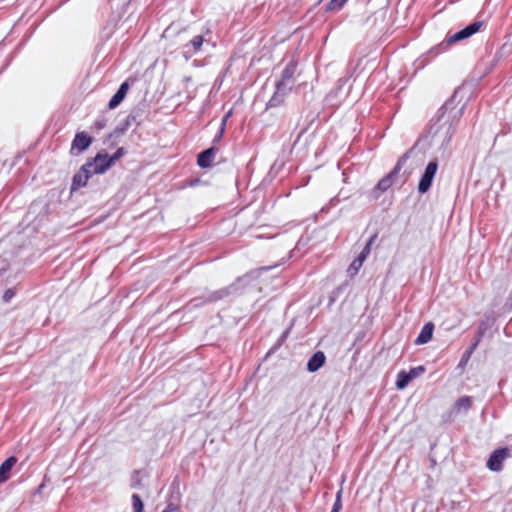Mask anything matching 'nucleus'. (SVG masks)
Masks as SVG:
<instances>
[{
  "instance_id": "nucleus-20",
  "label": "nucleus",
  "mask_w": 512,
  "mask_h": 512,
  "mask_svg": "<svg viewBox=\"0 0 512 512\" xmlns=\"http://www.w3.org/2000/svg\"><path fill=\"white\" fill-rule=\"evenodd\" d=\"M230 289L231 288H224V289H220L218 291H215L214 293H212L209 296V301L213 302V301H217V300L223 299L224 297H226V296H228L230 294Z\"/></svg>"
},
{
  "instance_id": "nucleus-22",
  "label": "nucleus",
  "mask_w": 512,
  "mask_h": 512,
  "mask_svg": "<svg viewBox=\"0 0 512 512\" xmlns=\"http://www.w3.org/2000/svg\"><path fill=\"white\" fill-rule=\"evenodd\" d=\"M347 1L348 0H331L327 6V10L338 11L345 5Z\"/></svg>"
},
{
  "instance_id": "nucleus-15",
  "label": "nucleus",
  "mask_w": 512,
  "mask_h": 512,
  "mask_svg": "<svg viewBox=\"0 0 512 512\" xmlns=\"http://www.w3.org/2000/svg\"><path fill=\"white\" fill-rule=\"evenodd\" d=\"M325 360H326V357L323 352H321V351L316 352L309 359V361L307 363V370L309 372H316L324 365Z\"/></svg>"
},
{
  "instance_id": "nucleus-5",
  "label": "nucleus",
  "mask_w": 512,
  "mask_h": 512,
  "mask_svg": "<svg viewBox=\"0 0 512 512\" xmlns=\"http://www.w3.org/2000/svg\"><path fill=\"white\" fill-rule=\"evenodd\" d=\"M88 169H91L92 174H103L113 164L107 153H98L91 162L85 164Z\"/></svg>"
},
{
  "instance_id": "nucleus-26",
  "label": "nucleus",
  "mask_w": 512,
  "mask_h": 512,
  "mask_svg": "<svg viewBox=\"0 0 512 512\" xmlns=\"http://www.w3.org/2000/svg\"><path fill=\"white\" fill-rule=\"evenodd\" d=\"M229 115H230V113H228V114H227V115L222 119L221 128H220V130H219L218 135H217V136H216V138H215V141H218V140L222 137V135H223V133H224V129H225L226 120H227V118L229 117Z\"/></svg>"
},
{
  "instance_id": "nucleus-24",
  "label": "nucleus",
  "mask_w": 512,
  "mask_h": 512,
  "mask_svg": "<svg viewBox=\"0 0 512 512\" xmlns=\"http://www.w3.org/2000/svg\"><path fill=\"white\" fill-rule=\"evenodd\" d=\"M16 288H8L5 290L2 300L4 303H9L16 296Z\"/></svg>"
},
{
  "instance_id": "nucleus-13",
  "label": "nucleus",
  "mask_w": 512,
  "mask_h": 512,
  "mask_svg": "<svg viewBox=\"0 0 512 512\" xmlns=\"http://www.w3.org/2000/svg\"><path fill=\"white\" fill-rule=\"evenodd\" d=\"M18 458L14 455L7 457L0 464V484L7 482L10 479L11 471L17 464Z\"/></svg>"
},
{
  "instance_id": "nucleus-27",
  "label": "nucleus",
  "mask_w": 512,
  "mask_h": 512,
  "mask_svg": "<svg viewBox=\"0 0 512 512\" xmlns=\"http://www.w3.org/2000/svg\"><path fill=\"white\" fill-rule=\"evenodd\" d=\"M123 154H124V152H123V148H119V149L114 153V155L109 156V158H110V160H111L112 164H114V163H115V161H116V160H118V159H119Z\"/></svg>"
},
{
  "instance_id": "nucleus-3",
  "label": "nucleus",
  "mask_w": 512,
  "mask_h": 512,
  "mask_svg": "<svg viewBox=\"0 0 512 512\" xmlns=\"http://www.w3.org/2000/svg\"><path fill=\"white\" fill-rule=\"evenodd\" d=\"M483 25H484L483 21H474L473 23L469 24L462 30L449 35L446 39V44L452 45L456 42H459V41H462V40H465V39L471 37L478 31H480L481 28L483 27Z\"/></svg>"
},
{
  "instance_id": "nucleus-18",
  "label": "nucleus",
  "mask_w": 512,
  "mask_h": 512,
  "mask_svg": "<svg viewBox=\"0 0 512 512\" xmlns=\"http://www.w3.org/2000/svg\"><path fill=\"white\" fill-rule=\"evenodd\" d=\"M215 148H209L198 155V165L202 168H207L211 165L216 154Z\"/></svg>"
},
{
  "instance_id": "nucleus-21",
  "label": "nucleus",
  "mask_w": 512,
  "mask_h": 512,
  "mask_svg": "<svg viewBox=\"0 0 512 512\" xmlns=\"http://www.w3.org/2000/svg\"><path fill=\"white\" fill-rule=\"evenodd\" d=\"M131 499L133 512H143L144 505L140 496L138 494H133Z\"/></svg>"
},
{
  "instance_id": "nucleus-11",
  "label": "nucleus",
  "mask_w": 512,
  "mask_h": 512,
  "mask_svg": "<svg viewBox=\"0 0 512 512\" xmlns=\"http://www.w3.org/2000/svg\"><path fill=\"white\" fill-rule=\"evenodd\" d=\"M92 175L93 174L91 169H88L84 164L81 169L73 176L71 191H75L81 187H84Z\"/></svg>"
},
{
  "instance_id": "nucleus-8",
  "label": "nucleus",
  "mask_w": 512,
  "mask_h": 512,
  "mask_svg": "<svg viewBox=\"0 0 512 512\" xmlns=\"http://www.w3.org/2000/svg\"><path fill=\"white\" fill-rule=\"evenodd\" d=\"M510 456V449L501 448L495 450L487 462V467L492 471H500L503 467V462Z\"/></svg>"
},
{
  "instance_id": "nucleus-17",
  "label": "nucleus",
  "mask_w": 512,
  "mask_h": 512,
  "mask_svg": "<svg viewBox=\"0 0 512 512\" xmlns=\"http://www.w3.org/2000/svg\"><path fill=\"white\" fill-rule=\"evenodd\" d=\"M437 124L441 128H444V132L442 133L444 141H449L451 139L453 133H454L453 127H452V125L450 123L449 116H446L445 114H442L438 118Z\"/></svg>"
},
{
  "instance_id": "nucleus-4",
  "label": "nucleus",
  "mask_w": 512,
  "mask_h": 512,
  "mask_svg": "<svg viewBox=\"0 0 512 512\" xmlns=\"http://www.w3.org/2000/svg\"><path fill=\"white\" fill-rule=\"evenodd\" d=\"M483 25H484L483 21H474L473 23L469 24L462 30L449 35L446 39V44L452 45L456 42H459V41H462V40H465V39L471 37L478 31H480L481 28L483 27Z\"/></svg>"
},
{
  "instance_id": "nucleus-10",
  "label": "nucleus",
  "mask_w": 512,
  "mask_h": 512,
  "mask_svg": "<svg viewBox=\"0 0 512 512\" xmlns=\"http://www.w3.org/2000/svg\"><path fill=\"white\" fill-rule=\"evenodd\" d=\"M373 241V238L370 239V241L366 244V246L363 248V250L361 251V253L358 255L357 258H355L353 260V262L350 264L349 268H348V273L351 277L355 276L358 271L360 270V268L362 267L364 261L366 260V258L368 257L369 253H370V247H371V243Z\"/></svg>"
},
{
  "instance_id": "nucleus-1",
  "label": "nucleus",
  "mask_w": 512,
  "mask_h": 512,
  "mask_svg": "<svg viewBox=\"0 0 512 512\" xmlns=\"http://www.w3.org/2000/svg\"><path fill=\"white\" fill-rule=\"evenodd\" d=\"M296 73V64L290 62L286 65L281 74V79L276 83V91L269 100L270 107L278 106L288 91L292 89L294 83V74Z\"/></svg>"
},
{
  "instance_id": "nucleus-14",
  "label": "nucleus",
  "mask_w": 512,
  "mask_h": 512,
  "mask_svg": "<svg viewBox=\"0 0 512 512\" xmlns=\"http://www.w3.org/2000/svg\"><path fill=\"white\" fill-rule=\"evenodd\" d=\"M129 90L128 82H123L118 89V91L113 95L108 103L109 109H115L120 105V103L124 100L127 92Z\"/></svg>"
},
{
  "instance_id": "nucleus-31",
  "label": "nucleus",
  "mask_w": 512,
  "mask_h": 512,
  "mask_svg": "<svg viewBox=\"0 0 512 512\" xmlns=\"http://www.w3.org/2000/svg\"><path fill=\"white\" fill-rule=\"evenodd\" d=\"M440 133H441L440 129L435 130V134H440Z\"/></svg>"
},
{
  "instance_id": "nucleus-6",
  "label": "nucleus",
  "mask_w": 512,
  "mask_h": 512,
  "mask_svg": "<svg viewBox=\"0 0 512 512\" xmlns=\"http://www.w3.org/2000/svg\"><path fill=\"white\" fill-rule=\"evenodd\" d=\"M437 169L438 163L436 161H430L428 163L418 184V191L420 193H426L430 189Z\"/></svg>"
},
{
  "instance_id": "nucleus-2",
  "label": "nucleus",
  "mask_w": 512,
  "mask_h": 512,
  "mask_svg": "<svg viewBox=\"0 0 512 512\" xmlns=\"http://www.w3.org/2000/svg\"><path fill=\"white\" fill-rule=\"evenodd\" d=\"M404 162L405 158H400L394 169L377 183L376 187L373 190V196L375 198H378L380 193L385 192L393 185L394 179L396 175L400 172Z\"/></svg>"
},
{
  "instance_id": "nucleus-23",
  "label": "nucleus",
  "mask_w": 512,
  "mask_h": 512,
  "mask_svg": "<svg viewBox=\"0 0 512 512\" xmlns=\"http://www.w3.org/2000/svg\"><path fill=\"white\" fill-rule=\"evenodd\" d=\"M478 343H479V340H476V341L471 345L470 349H468V350L463 354V356H462V358H461V361H460V365H465V364L468 362V360L470 359V357H471V355H472V353H473L474 349L477 347Z\"/></svg>"
},
{
  "instance_id": "nucleus-12",
  "label": "nucleus",
  "mask_w": 512,
  "mask_h": 512,
  "mask_svg": "<svg viewBox=\"0 0 512 512\" xmlns=\"http://www.w3.org/2000/svg\"><path fill=\"white\" fill-rule=\"evenodd\" d=\"M204 39L201 35L194 36L188 43L183 45V56L186 59H190L195 55L202 47Z\"/></svg>"
},
{
  "instance_id": "nucleus-25",
  "label": "nucleus",
  "mask_w": 512,
  "mask_h": 512,
  "mask_svg": "<svg viewBox=\"0 0 512 512\" xmlns=\"http://www.w3.org/2000/svg\"><path fill=\"white\" fill-rule=\"evenodd\" d=\"M341 494H342L341 490L337 492L336 500H335V503L333 505L331 512H340V510L342 508Z\"/></svg>"
},
{
  "instance_id": "nucleus-19",
  "label": "nucleus",
  "mask_w": 512,
  "mask_h": 512,
  "mask_svg": "<svg viewBox=\"0 0 512 512\" xmlns=\"http://www.w3.org/2000/svg\"><path fill=\"white\" fill-rule=\"evenodd\" d=\"M472 406V397L470 396H462L460 397L454 404V409L457 412H460L461 410L467 411Z\"/></svg>"
},
{
  "instance_id": "nucleus-28",
  "label": "nucleus",
  "mask_w": 512,
  "mask_h": 512,
  "mask_svg": "<svg viewBox=\"0 0 512 512\" xmlns=\"http://www.w3.org/2000/svg\"><path fill=\"white\" fill-rule=\"evenodd\" d=\"M177 506L169 504L162 512H176Z\"/></svg>"
},
{
  "instance_id": "nucleus-7",
  "label": "nucleus",
  "mask_w": 512,
  "mask_h": 512,
  "mask_svg": "<svg viewBox=\"0 0 512 512\" xmlns=\"http://www.w3.org/2000/svg\"><path fill=\"white\" fill-rule=\"evenodd\" d=\"M425 371L423 366L412 368L409 372L404 370L400 371L397 375L396 387L399 390H403L410 381L422 375Z\"/></svg>"
},
{
  "instance_id": "nucleus-9",
  "label": "nucleus",
  "mask_w": 512,
  "mask_h": 512,
  "mask_svg": "<svg viewBox=\"0 0 512 512\" xmlns=\"http://www.w3.org/2000/svg\"><path fill=\"white\" fill-rule=\"evenodd\" d=\"M92 143V138L85 132H80L75 135L71 145L72 154H80L85 151Z\"/></svg>"
},
{
  "instance_id": "nucleus-30",
  "label": "nucleus",
  "mask_w": 512,
  "mask_h": 512,
  "mask_svg": "<svg viewBox=\"0 0 512 512\" xmlns=\"http://www.w3.org/2000/svg\"><path fill=\"white\" fill-rule=\"evenodd\" d=\"M28 33L24 34V41H27Z\"/></svg>"
},
{
  "instance_id": "nucleus-29",
  "label": "nucleus",
  "mask_w": 512,
  "mask_h": 512,
  "mask_svg": "<svg viewBox=\"0 0 512 512\" xmlns=\"http://www.w3.org/2000/svg\"><path fill=\"white\" fill-rule=\"evenodd\" d=\"M6 272H7V268H5V267L0 268V281H2V279L5 276Z\"/></svg>"
},
{
  "instance_id": "nucleus-16",
  "label": "nucleus",
  "mask_w": 512,
  "mask_h": 512,
  "mask_svg": "<svg viewBox=\"0 0 512 512\" xmlns=\"http://www.w3.org/2000/svg\"><path fill=\"white\" fill-rule=\"evenodd\" d=\"M434 331V325L431 322L426 323L421 329L420 334L415 340L417 345H422L428 343L432 339Z\"/></svg>"
}]
</instances>
